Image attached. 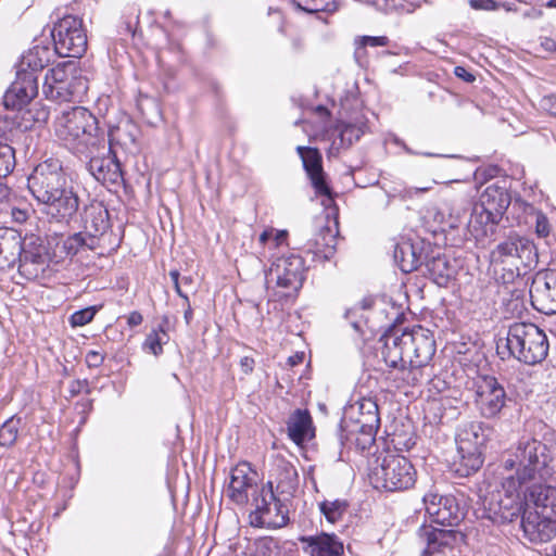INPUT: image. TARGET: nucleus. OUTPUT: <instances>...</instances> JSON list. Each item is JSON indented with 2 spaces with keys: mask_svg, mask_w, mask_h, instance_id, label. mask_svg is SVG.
<instances>
[{
  "mask_svg": "<svg viewBox=\"0 0 556 556\" xmlns=\"http://www.w3.org/2000/svg\"><path fill=\"white\" fill-rule=\"evenodd\" d=\"M548 447L535 439H523L515 450L507 454L503 462L506 470L515 473L503 478V495H500L492 508L503 522H513L528 510V501L519 495V489L527 482L541 479L547 480L556 472V465L549 456Z\"/></svg>",
  "mask_w": 556,
  "mask_h": 556,
  "instance_id": "obj_1",
  "label": "nucleus"
},
{
  "mask_svg": "<svg viewBox=\"0 0 556 556\" xmlns=\"http://www.w3.org/2000/svg\"><path fill=\"white\" fill-rule=\"evenodd\" d=\"M381 353L386 364L397 369V379L401 380L397 387H414L424 380V368L435 353V341L428 329L416 326L401 334L396 331L387 334Z\"/></svg>",
  "mask_w": 556,
  "mask_h": 556,
  "instance_id": "obj_2",
  "label": "nucleus"
},
{
  "mask_svg": "<svg viewBox=\"0 0 556 556\" xmlns=\"http://www.w3.org/2000/svg\"><path fill=\"white\" fill-rule=\"evenodd\" d=\"M28 189L51 220L68 224L78 211V194L58 159H48L34 168Z\"/></svg>",
  "mask_w": 556,
  "mask_h": 556,
  "instance_id": "obj_3",
  "label": "nucleus"
},
{
  "mask_svg": "<svg viewBox=\"0 0 556 556\" xmlns=\"http://www.w3.org/2000/svg\"><path fill=\"white\" fill-rule=\"evenodd\" d=\"M55 135L77 154L103 146L104 134L99 130L97 117L83 106L62 112L55 121Z\"/></svg>",
  "mask_w": 556,
  "mask_h": 556,
  "instance_id": "obj_4",
  "label": "nucleus"
},
{
  "mask_svg": "<svg viewBox=\"0 0 556 556\" xmlns=\"http://www.w3.org/2000/svg\"><path fill=\"white\" fill-rule=\"evenodd\" d=\"M83 230L63 239L60 249L65 257H73L85 251L104 250L111 228L108 208L100 202L85 206Z\"/></svg>",
  "mask_w": 556,
  "mask_h": 556,
  "instance_id": "obj_5",
  "label": "nucleus"
},
{
  "mask_svg": "<svg viewBox=\"0 0 556 556\" xmlns=\"http://www.w3.org/2000/svg\"><path fill=\"white\" fill-rule=\"evenodd\" d=\"M526 365L542 363L549 350L545 332L532 323H514L509 325L507 334L497 342V351Z\"/></svg>",
  "mask_w": 556,
  "mask_h": 556,
  "instance_id": "obj_6",
  "label": "nucleus"
},
{
  "mask_svg": "<svg viewBox=\"0 0 556 556\" xmlns=\"http://www.w3.org/2000/svg\"><path fill=\"white\" fill-rule=\"evenodd\" d=\"M417 480V471L404 456L388 454L378 459V465L370 470L369 481L380 491L403 492L412 489Z\"/></svg>",
  "mask_w": 556,
  "mask_h": 556,
  "instance_id": "obj_7",
  "label": "nucleus"
},
{
  "mask_svg": "<svg viewBox=\"0 0 556 556\" xmlns=\"http://www.w3.org/2000/svg\"><path fill=\"white\" fill-rule=\"evenodd\" d=\"M380 426L378 405L371 399H364L358 405V417L343 419L340 425L342 444L353 443L361 451L368 450L376 441Z\"/></svg>",
  "mask_w": 556,
  "mask_h": 556,
  "instance_id": "obj_8",
  "label": "nucleus"
},
{
  "mask_svg": "<svg viewBox=\"0 0 556 556\" xmlns=\"http://www.w3.org/2000/svg\"><path fill=\"white\" fill-rule=\"evenodd\" d=\"M490 433L491 429L480 421H471L463 426L456 438L460 466L457 471L469 476L480 469L483 464L482 447Z\"/></svg>",
  "mask_w": 556,
  "mask_h": 556,
  "instance_id": "obj_9",
  "label": "nucleus"
},
{
  "mask_svg": "<svg viewBox=\"0 0 556 556\" xmlns=\"http://www.w3.org/2000/svg\"><path fill=\"white\" fill-rule=\"evenodd\" d=\"M54 52L62 58H80L87 49V35L83 20L75 15H64L51 31Z\"/></svg>",
  "mask_w": 556,
  "mask_h": 556,
  "instance_id": "obj_10",
  "label": "nucleus"
},
{
  "mask_svg": "<svg viewBox=\"0 0 556 556\" xmlns=\"http://www.w3.org/2000/svg\"><path fill=\"white\" fill-rule=\"evenodd\" d=\"M79 155L89 157L88 170L102 185L118 187L124 181L121 163L111 147L108 146L105 137L103 147L99 144L89 149L88 153H79Z\"/></svg>",
  "mask_w": 556,
  "mask_h": 556,
  "instance_id": "obj_11",
  "label": "nucleus"
},
{
  "mask_svg": "<svg viewBox=\"0 0 556 556\" xmlns=\"http://www.w3.org/2000/svg\"><path fill=\"white\" fill-rule=\"evenodd\" d=\"M506 400V391L494 376H480L475 381V403L482 417H497Z\"/></svg>",
  "mask_w": 556,
  "mask_h": 556,
  "instance_id": "obj_12",
  "label": "nucleus"
},
{
  "mask_svg": "<svg viewBox=\"0 0 556 556\" xmlns=\"http://www.w3.org/2000/svg\"><path fill=\"white\" fill-rule=\"evenodd\" d=\"M23 252L18 256V273L26 279H36L45 273L49 262L48 248L43 240L30 236L22 241Z\"/></svg>",
  "mask_w": 556,
  "mask_h": 556,
  "instance_id": "obj_13",
  "label": "nucleus"
},
{
  "mask_svg": "<svg viewBox=\"0 0 556 556\" xmlns=\"http://www.w3.org/2000/svg\"><path fill=\"white\" fill-rule=\"evenodd\" d=\"M257 484V472L247 462L239 463L229 475V483L226 489L227 497L236 505H247L252 497Z\"/></svg>",
  "mask_w": 556,
  "mask_h": 556,
  "instance_id": "obj_14",
  "label": "nucleus"
},
{
  "mask_svg": "<svg viewBox=\"0 0 556 556\" xmlns=\"http://www.w3.org/2000/svg\"><path fill=\"white\" fill-rule=\"evenodd\" d=\"M424 503L427 514L438 525L453 529L464 519L465 514L452 495L429 493L424 496Z\"/></svg>",
  "mask_w": 556,
  "mask_h": 556,
  "instance_id": "obj_15",
  "label": "nucleus"
},
{
  "mask_svg": "<svg viewBox=\"0 0 556 556\" xmlns=\"http://www.w3.org/2000/svg\"><path fill=\"white\" fill-rule=\"evenodd\" d=\"M464 535L455 529H440L424 525L417 531V541L424 546L420 556H433L445 548H452Z\"/></svg>",
  "mask_w": 556,
  "mask_h": 556,
  "instance_id": "obj_16",
  "label": "nucleus"
},
{
  "mask_svg": "<svg viewBox=\"0 0 556 556\" xmlns=\"http://www.w3.org/2000/svg\"><path fill=\"white\" fill-rule=\"evenodd\" d=\"M38 94V79L33 72L16 71V78L3 96L5 109L22 110Z\"/></svg>",
  "mask_w": 556,
  "mask_h": 556,
  "instance_id": "obj_17",
  "label": "nucleus"
},
{
  "mask_svg": "<svg viewBox=\"0 0 556 556\" xmlns=\"http://www.w3.org/2000/svg\"><path fill=\"white\" fill-rule=\"evenodd\" d=\"M520 525L525 536L532 543L548 542L556 534V517L539 510H525Z\"/></svg>",
  "mask_w": 556,
  "mask_h": 556,
  "instance_id": "obj_18",
  "label": "nucleus"
},
{
  "mask_svg": "<svg viewBox=\"0 0 556 556\" xmlns=\"http://www.w3.org/2000/svg\"><path fill=\"white\" fill-rule=\"evenodd\" d=\"M270 273L275 275L279 287L298 291L304 280L303 260L298 255L278 258Z\"/></svg>",
  "mask_w": 556,
  "mask_h": 556,
  "instance_id": "obj_19",
  "label": "nucleus"
},
{
  "mask_svg": "<svg viewBox=\"0 0 556 556\" xmlns=\"http://www.w3.org/2000/svg\"><path fill=\"white\" fill-rule=\"evenodd\" d=\"M338 225L333 223V228L328 218H324L319 223L318 231L307 242L308 252L313 253L315 257L327 261L336 252L338 243Z\"/></svg>",
  "mask_w": 556,
  "mask_h": 556,
  "instance_id": "obj_20",
  "label": "nucleus"
},
{
  "mask_svg": "<svg viewBox=\"0 0 556 556\" xmlns=\"http://www.w3.org/2000/svg\"><path fill=\"white\" fill-rule=\"evenodd\" d=\"M530 295L538 311L546 315L556 314V273L552 271L535 279Z\"/></svg>",
  "mask_w": 556,
  "mask_h": 556,
  "instance_id": "obj_21",
  "label": "nucleus"
},
{
  "mask_svg": "<svg viewBox=\"0 0 556 556\" xmlns=\"http://www.w3.org/2000/svg\"><path fill=\"white\" fill-rule=\"evenodd\" d=\"M511 202V195L506 186V181L500 185L498 181L490 184L485 187L480 195V203L482 207L489 210V214L495 215V218H503L505 212Z\"/></svg>",
  "mask_w": 556,
  "mask_h": 556,
  "instance_id": "obj_22",
  "label": "nucleus"
},
{
  "mask_svg": "<svg viewBox=\"0 0 556 556\" xmlns=\"http://www.w3.org/2000/svg\"><path fill=\"white\" fill-rule=\"evenodd\" d=\"M300 541L305 544L304 551L311 556H341L344 551L343 543L336 534L302 536Z\"/></svg>",
  "mask_w": 556,
  "mask_h": 556,
  "instance_id": "obj_23",
  "label": "nucleus"
},
{
  "mask_svg": "<svg viewBox=\"0 0 556 556\" xmlns=\"http://www.w3.org/2000/svg\"><path fill=\"white\" fill-rule=\"evenodd\" d=\"M289 438L298 445L314 438L313 419L307 409H295L288 418Z\"/></svg>",
  "mask_w": 556,
  "mask_h": 556,
  "instance_id": "obj_24",
  "label": "nucleus"
},
{
  "mask_svg": "<svg viewBox=\"0 0 556 556\" xmlns=\"http://www.w3.org/2000/svg\"><path fill=\"white\" fill-rule=\"evenodd\" d=\"M22 252L21 235L13 229H0V270L13 267Z\"/></svg>",
  "mask_w": 556,
  "mask_h": 556,
  "instance_id": "obj_25",
  "label": "nucleus"
},
{
  "mask_svg": "<svg viewBox=\"0 0 556 556\" xmlns=\"http://www.w3.org/2000/svg\"><path fill=\"white\" fill-rule=\"evenodd\" d=\"M274 477L279 495L291 496L299 485L298 470L289 460L280 457L275 460Z\"/></svg>",
  "mask_w": 556,
  "mask_h": 556,
  "instance_id": "obj_26",
  "label": "nucleus"
},
{
  "mask_svg": "<svg viewBox=\"0 0 556 556\" xmlns=\"http://www.w3.org/2000/svg\"><path fill=\"white\" fill-rule=\"evenodd\" d=\"M289 521V509L280 497L269 505L263 514L252 517L251 525L260 528L278 529Z\"/></svg>",
  "mask_w": 556,
  "mask_h": 556,
  "instance_id": "obj_27",
  "label": "nucleus"
},
{
  "mask_svg": "<svg viewBox=\"0 0 556 556\" xmlns=\"http://www.w3.org/2000/svg\"><path fill=\"white\" fill-rule=\"evenodd\" d=\"M529 503H532L539 513L556 517V488L547 484H534L526 495Z\"/></svg>",
  "mask_w": 556,
  "mask_h": 556,
  "instance_id": "obj_28",
  "label": "nucleus"
},
{
  "mask_svg": "<svg viewBox=\"0 0 556 556\" xmlns=\"http://www.w3.org/2000/svg\"><path fill=\"white\" fill-rule=\"evenodd\" d=\"M393 257L403 273H412L418 269L426 256L418 247L409 241H403L395 245Z\"/></svg>",
  "mask_w": 556,
  "mask_h": 556,
  "instance_id": "obj_29",
  "label": "nucleus"
},
{
  "mask_svg": "<svg viewBox=\"0 0 556 556\" xmlns=\"http://www.w3.org/2000/svg\"><path fill=\"white\" fill-rule=\"evenodd\" d=\"M302 162L316 192L324 195H330V188L325 180L323 157L319 150L317 148L308 150V154H306Z\"/></svg>",
  "mask_w": 556,
  "mask_h": 556,
  "instance_id": "obj_30",
  "label": "nucleus"
},
{
  "mask_svg": "<svg viewBox=\"0 0 556 556\" xmlns=\"http://www.w3.org/2000/svg\"><path fill=\"white\" fill-rule=\"evenodd\" d=\"M511 241H514L513 249L515 252V269L531 268L538 263V252L534 243L518 233H510Z\"/></svg>",
  "mask_w": 556,
  "mask_h": 556,
  "instance_id": "obj_31",
  "label": "nucleus"
},
{
  "mask_svg": "<svg viewBox=\"0 0 556 556\" xmlns=\"http://www.w3.org/2000/svg\"><path fill=\"white\" fill-rule=\"evenodd\" d=\"M53 55L51 49L47 46H35L30 48L25 54H23L17 70L21 72H41L51 61Z\"/></svg>",
  "mask_w": 556,
  "mask_h": 556,
  "instance_id": "obj_32",
  "label": "nucleus"
},
{
  "mask_svg": "<svg viewBox=\"0 0 556 556\" xmlns=\"http://www.w3.org/2000/svg\"><path fill=\"white\" fill-rule=\"evenodd\" d=\"M502 218H495V215L489 214V210L481 205H475L472 214L468 222V227L475 237L488 236L489 231L494 232V228L500 224Z\"/></svg>",
  "mask_w": 556,
  "mask_h": 556,
  "instance_id": "obj_33",
  "label": "nucleus"
},
{
  "mask_svg": "<svg viewBox=\"0 0 556 556\" xmlns=\"http://www.w3.org/2000/svg\"><path fill=\"white\" fill-rule=\"evenodd\" d=\"M85 88L86 87L80 79H75L66 83L42 86V91L47 99L63 102L71 101L73 97Z\"/></svg>",
  "mask_w": 556,
  "mask_h": 556,
  "instance_id": "obj_34",
  "label": "nucleus"
},
{
  "mask_svg": "<svg viewBox=\"0 0 556 556\" xmlns=\"http://www.w3.org/2000/svg\"><path fill=\"white\" fill-rule=\"evenodd\" d=\"M424 264L432 280L439 286H445L453 277L454 269L444 255L426 258Z\"/></svg>",
  "mask_w": 556,
  "mask_h": 556,
  "instance_id": "obj_35",
  "label": "nucleus"
},
{
  "mask_svg": "<svg viewBox=\"0 0 556 556\" xmlns=\"http://www.w3.org/2000/svg\"><path fill=\"white\" fill-rule=\"evenodd\" d=\"M448 215L459 220L471 206V197L467 192H448L443 199Z\"/></svg>",
  "mask_w": 556,
  "mask_h": 556,
  "instance_id": "obj_36",
  "label": "nucleus"
},
{
  "mask_svg": "<svg viewBox=\"0 0 556 556\" xmlns=\"http://www.w3.org/2000/svg\"><path fill=\"white\" fill-rule=\"evenodd\" d=\"M273 484V481H268L266 484H261V486L255 489L254 493H252L251 505L254 509L250 514L251 521L252 517L263 514L264 510L278 497L274 492Z\"/></svg>",
  "mask_w": 556,
  "mask_h": 556,
  "instance_id": "obj_37",
  "label": "nucleus"
},
{
  "mask_svg": "<svg viewBox=\"0 0 556 556\" xmlns=\"http://www.w3.org/2000/svg\"><path fill=\"white\" fill-rule=\"evenodd\" d=\"M514 241L510 235L501 243H498L491 252V262L496 265H504L515 268V252L513 249Z\"/></svg>",
  "mask_w": 556,
  "mask_h": 556,
  "instance_id": "obj_38",
  "label": "nucleus"
},
{
  "mask_svg": "<svg viewBox=\"0 0 556 556\" xmlns=\"http://www.w3.org/2000/svg\"><path fill=\"white\" fill-rule=\"evenodd\" d=\"M74 72L75 66L73 63H60L47 72L45 76L43 86L66 83L68 80H75L77 79V77L74 75Z\"/></svg>",
  "mask_w": 556,
  "mask_h": 556,
  "instance_id": "obj_39",
  "label": "nucleus"
},
{
  "mask_svg": "<svg viewBox=\"0 0 556 556\" xmlns=\"http://www.w3.org/2000/svg\"><path fill=\"white\" fill-rule=\"evenodd\" d=\"M22 419L16 416H12L7 419L0 427V446L2 447H11L15 444L20 429H21Z\"/></svg>",
  "mask_w": 556,
  "mask_h": 556,
  "instance_id": "obj_40",
  "label": "nucleus"
},
{
  "mask_svg": "<svg viewBox=\"0 0 556 556\" xmlns=\"http://www.w3.org/2000/svg\"><path fill=\"white\" fill-rule=\"evenodd\" d=\"M348 502L345 500H333V501H324L319 504L320 511L326 517V519L334 523L340 520L348 509Z\"/></svg>",
  "mask_w": 556,
  "mask_h": 556,
  "instance_id": "obj_41",
  "label": "nucleus"
},
{
  "mask_svg": "<svg viewBox=\"0 0 556 556\" xmlns=\"http://www.w3.org/2000/svg\"><path fill=\"white\" fill-rule=\"evenodd\" d=\"M298 8L308 13L333 12L337 4L333 0H293Z\"/></svg>",
  "mask_w": 556,
  "mask_h": 556,
  "instance_id": "obj_42",
  "label": "nucleus"
},
{
  "mask_svg": "<svg viewBox=\"0 0 556 556\" xmlns=\"http://www.w3.org/2000/svg\"><path fill=\"white\" fill-rule=\"evenodd\" d=\"M15 166V151L7 144L0 142V178L7 177Z\"/></svg>",
  "mask_w": 556,
  "mask_h": 556,
  "instance_id": "obj_43",
  "label": "nucleus"
},
{
  "mask_svg": "<svg viewBox=\"0 0 556 556\" xmlns=\"http://www.w3.org/2000/svg\"><path fill=\"white\" fill-rule=\"evenodd\" d=\"M167 333L161 327L159 330L150 332L144 341V348H147L155 356L162 354L163 344L166 342Z\"/></svg>",
  "mask_w": 556,
  "mask_h": 556,
  "instance_id": "obj_44",
  "label": "nucleus"
},
{
  "mask_svg": "<svg viewBox=\"0 0 556 556\" xmlns=\"http://www.w3.org/2000/svg\"><path fill=\"white\" fill-rule=\"evenodd\" d=\"M389 43V38L386 36H361L355 39L356 50L355 55H358L367 46L370 47H386Z\"/></svg>",
  "mask_w": 556,
  "mask_h": 556,
  "instance_id": "obj_45",
  "label": "nucleus"
},
{
  "mask_svg": "<svg viewBox=\"0 0 556 556\" xmlns=\"http://www.w3.org/2000/svg\"><path fill=\"white\" fill-rule=\"evenodd\" d=\"M97 313L96 306H89L73 313L70 317L72 327H81L89 324Z\"/></svg>",
  "mask_w": 556,
  "mask_h": 556,
  "instance_id": "obj_46",
  "label": "nucleus"
},
{
  "mask_svg": "<svg viewBox=\"0 0 556 556\" xmlns=\"http://www.w3.org/2000/svg\"><path fill=\"white\" fill-rule=\"evenodd\" d=\"M365 125H355V124H348L345 125L340 134L341 141L348 142L349 146H351L354 141L359 140V138L365 132Z\"/></svg>",
  "mask_w": 556,
  "mask_h": 556,
  "instance_id": "obj_47",
  "label": "nucleus"
},
{
  "mask_svg": "<svg viewBox=\"0 0 556 556\" xmlns=\"http://www.w3.org/2000/svg\"><path fill=\"white\" fill-rule=\"evenodd\" d=\"M535 232L541 238L547 237L551 232L548 219L542 212L535 215Z\"/></svg>",
  "mask_w": 556,
  "mask_h": 556,
  "instance_id": "obj_48",
  "label": "nucleus"
},
{
  "mask_svg": "<svg viewBox=\"0 0 556 556\" xmlns=\"http://www.w3.org/2000/svg\"><path fill=\"white\" fill-rule=\"evenodd\" d=\"M540 110L543 112L556 116V94L544 96L539 102Z\"/></svg>",
  "mask_w": 556,
  "mask_h": 556,
  "instance_id": "obj_49",
  "label": "nucleus"
},
{
  "mask_svg": "<svg viewBox=\"0 0 556 556\" xmlns=\"http://www.w3.org/2000/svg\"><path fill=\"white\" fill-rule=\"evenodd\" d=\"M169 277L174 283V288H175V291L176 293L182 298L185 300L186 303H188V295H187V292H185L182 290V286H181V282H180V274L178 270L174 269V270H170L169 271Z\"/></svg>",
  "mask_w": 556,
  "mask_h": 556,
  "instance_id": "obj_50",
  "label": "nucleus"
},
{
  "mask_svg": "<svg viewBox=\"0 0 556 556\" xmlns=\"http://www.w3.org/2000/svg\"><path fill=\"white\" fill-rule=\"evenodd\" d=\"M104 361V355L98 351H89L86 355V363L88 367H99Z\"/></svg>",
  "mask_w": 556,
  "mask_h": 556,
  "instance_id": "obj_51",
  "label": "nucleus"
},
{
  "mask_svg": "<svg viewBox=\"0 0 556 556\" xmlns=\"http://www.w3.org/2000/svg\"><path fill=\"white\" fill-rule=\"evenodd\" d=\"M87 380H73L68 386V392L71 396H76L79 393H81L85 389H87Z\"/></svg>",
  "mask_w": 556,
  "mask_h": 556,
  "instance_id": "obj_52",
  "label": "nucleus"
},
{
  "mask_svg": "<svg viewBox=\"0 0 556 556\" xmlns=\"http://www.w3.org/2000/svg\"><path fill=\"white\" fill-rule=\"evenodd\" d=\"M470 5L477 10H492L495 8L493 0H470Z\"/></svg>",
  "mask_w": 556,
  "mask_h": 556,
  "instance_id": "obj_53",
  "label": "nucleus"
},
{
  "mask_svg": "<svg viewBox=\"0 0 556 556\" xmlns=\"http://www.w3.org/2000/svg\"><path fill=\"white\" fill-rule=\"evenodd\" d=\"M454 73H455V75H456L458 78H460V79H463V80H465V81H467V83H472V81L476 79L475 75H473V74H471V73H469V72H468L465 67H463V66H456V67H455V70H454Z\"/></svg>",
  "mask_w": 556,
  "mask_h": 556,
  "instance_id": "obj_54",
  "label": "nucleus"
},
{
  "mask_svg": "<svg viewBox=\"0 0 556 556\" xmlns=\"http://www.w3.org/2000/svg\"><path fill=\"white\" fill-rule=\"evenodd\" d=\"M240 368L245 374L249 375L254 369V359L249 356H244L240 359Z\"/></svg>",
  "mask_w": 556,
  "mask_h": 556,
  "instance_id": "obj_55",
  "label": "nucleus"
},
{
  "mask_svg": "<svg viewBox=\"0 0 556 556\" xmlns=\"http://www.w3.org/2000/svg\"><path fill=\"white\" fill-rule=\"evenodd\" d=\"M143 318L142 315L139 312H132L128 316V325L131 327L139 326L142 323Z\"/></svg>",
  "mask_w": 556,
  "mask_h": 556,
  "instance_id": "obj_56",
  "label": "nucleus"
},
{
  "mask_svg": "<svg viewBox=\"0 0 556 556\" xmlns=\"http://www.w3.org/2000/svg\"><path fill=\"white\" fill-rule=\"evenodd\" d=\"M12 215H13L14 219L20 223L25 222L27 218L26 212L23 210H18V208H13Z\"/></svg>",
  "mask_w": 556,
  "mask_h": 556,
  "instance_id": "obj_57",
  "label": "nucleus"
},
{
  "mask_svg": "<svg viewBox=\"0 0 556 556\" xmlns=\"http://www.w3.org/2000/svg\"><path fill=\"white\" fill-rule=\"evenodd\" d=\"M315 148H311V147H302V146H299L296 148V152L298 154L300 155L301 160L303 161L304 157L306 156V154H308V150H314Z\"/></svg>",
  "mask_w": 556,
  "mask_h": 556,
  "instance_id": "obj_58",
  "label": "nucleus"
},
{
  "mask_svg": "<svg viewBox=\"0 0 556 556\" xmlns=\"http://www.w3.org/2000/svg\"><path fill=\"white\" fill-rule=\"evenodd\" d=\"M273 235V230H265L261 233L260 236V242L261 243H266L268 241V239L271 237Z\"/></svg>",
  "mask_w": 556,
  "mask_h": 556,
  "instance_id": "obj_59",
  "label": "nucleus"
},
{
  "mask_svg": "<svg viewBox=\"0 0 556 556\" xmlns=\"http://www.w3.org/2000/svg\"><path fill=\"white\" fill-rule=\"evenodd\" d=\"M180 282H181V286H185V287H191L192 283H193V279L191 276H184L181 279H180Z\"/></svg>",
  "mask_w": 556,
  "mask_h": 556,
  "instance_id": "obj_60",
  "label": "nucleus"
},
{
  "mask_svg": "<svg viewBox=\"0 0 556 556\" xmlns=\"http://www.w3.org/2000/svg\"><path fill=\"white\" fill-rule=\"evenodd\" d=\"M187 305H188V308L185 312V319H186L187 324H189L190 318L192 317V311H191L189 302L187 303Z\"/></svg>",
  "mask_w": 556,
  "mask_h": 556,
  "instance_id": "obj_61",
  "label": "nucleus"
},
{
  "mask_svg": "<svg viewBox=\"0 0 556 556\" xmlns=\"http://www.w3.org/2000/svg\"><path fill=\"white\" fill-rule=\"evenodd\" d=\"M286 236H287V231H278L276 233V238H275L277 243H280L286 238Z\"/></svg>",
  "mask_w": 556,
  "mask_h": 556,
  "instance_id": "obj_62",
  "label": "nucleus"
},
{
  "mask_svg": "<svg viewBox=\"0 0 556 556\" xmlns=\"http://www.w3.org/2000/svg\"><path fill=\"white\" fill-rule=\"evenodd\" d=\"M542 4L548 8H556V0H542Z\"/></svg>",
  "mask_w": 556,
  "mask_h": 556,
  "instance_id": "obj_63",
  "label": "nucleus"
},
{
  "mask_svg": "<svg viewBox=\"0 0 556 556\" xmlns=\"http://www.w3.org/2000/svg\"><path fill=\"white\" fill-rule=\"evenodd\" d=\"M417 192H426L431 189V187H422V188H415Z\"/></svg>",
  "mask_w": 556,
  "mask_h": 556,
  "instance_id": "obj_64",
  "label": "nucleus"
}]
</instances>
